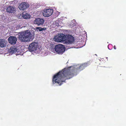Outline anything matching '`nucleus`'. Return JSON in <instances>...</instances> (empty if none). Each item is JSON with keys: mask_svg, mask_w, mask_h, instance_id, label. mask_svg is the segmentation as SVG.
<instances>
[{"mask_svg": "<svg viewBox=\"0 0 126 126\" xmlns=\"http://www.w3.org/2000/svg\"><path fill=\"white\" fill-rule=\"evenodd\" d=\"M7 12L9 13H13L15 11L14 8L11 6L7 7L6 9Z\"/></svg>", "mask_w": 126, "mask_h": 126, "instance_id": "15", "label": "nucleus"}, {"mask_svg": "<svg viewBox=\"0 0 126 126\" xmlns=\"http://www.w3.org/2000/svg\"><path fill=\"white\" fill-rule=\"evenodd\" d=\"M65 35L62 33H60L56 35L55 36L54 39L55 41L58 42L64 41L65 40Z\"/></svg>", "mask_w": 126, "mask_h": 126, "instance_id": "5", "label": "nucleus"}, {"mask_svg": "<svg viewBox=\"0 0 126 126\" xmlns=\"http://www.w3.org/2000/svg\"><path fill=\"white\" fill-rule=\"evenodd\" d=\"M59 19L53 22L50 25L51 27L56 28L60 26V25L59 22Z\"/></svg>", "mask_w": 126, "mask_h": 126, "instance_id": "12", "label": "nucleus"}, {"mask_svg": "<svg viewBox=\"0 0 126 126\" xmlns=\"http://www.w3.org/2000/svg\"><path fill=\"white\" fill-rule=\"evenodd\" d=\"M95 55H97L96 54H95Z\"/></svg>", "mask_w": 126, "mask_h": 126, "instance_id": "22", "label": "nucleus"}, {"mask_svg": "<svg viewBox=\"0 0 126 126\" xmlns=\"http://www.w3.org/2000/svg\"><path fill=\"white\" fill-rule=\"evenodd\" d=\"M44 20L42 18H36L34 20L33 23L34 24H37L38 26L43 24L44 22Z\"/></svg>", "mask_w": 126, "mask_h": 126, "instance_id": "11", "label": "nucleus"}, {"mask_svg": "<svg viewBox=\"0 0 126 126\" xmlns=\"http://www.w3.org/2000/svg\"><path fill=\"white\" fill-rule=\"evenodd\" d=\"M8 52L9 53L12 54L16 53V55H19L20 53L18 47L15 46L11 47L9 49Z\"/></svg>", "mask_w": 126, "mask_h": 126, "instance_id": "8", "label": "nucleus"}, {"mask_svg": "<svg viewBox=\"0 0 126 126\" xmlns=\"http://www.w3.org/2000/svg\"><path fill=\"white\" fill-rule=\"evenodd\" d=\"M53 10L52 9H45L43 12V15L45 17H49L52 15Z\"/></svg>", "mask_w": 126, "mask_h": 126, "instance_id": "6", "label": "nucleus"}, {"mask_svg": "<svg viewBox=\"0 0 126 126\" xmlns=\"http://www.w3.org/2000/svg\"><path fill=\"white\" fill-rule=\"evenodd\" d=\"M106 58L107 59V58H107V57H106Z\"/></svg>", "mask_w": 126, "mask_h": 126, "instance_id": "21", "label": "nucleus"}, {"mask_svg": "<svg viewBox=\"0 0 126 126\" xmlns=\"http://www.w3.org/2000/svg\"><path fill=\"white\" fill-rule=\"evenodd\" d=\"M114 47V49H116V46H114V47Z\"/></svg>", "mask_w": 126, "mask_h": 126, "instance_id": "19", "label": "nucleus"}, {"mask_svg": "<svg viewBox=\"0 0 126 126\" xmlns=\"http://www.w3.org/2000/svg\"><path fill=\"white\" fill-rule=\"evenodd\" d=\"M28 49L30 52H34L36 53H39L40 51L37 43L35 42L30 44L29 46Z\"/></svg>", "mask_w": 126, "mask_h": 126, "instance_id": "3", "label": "nucleus"}, {"mask_svg": "<svg viewBox=\"0 0 126 126\" xmlns=\"http://www.w3.org/2000/svg\"><path fill=\"white\" fill-rule=\"evenodd\" d=\"M46 29L45 28H42L39 27H37L36 28V30L37 32L45 31Z\"/></svg>", "mask_w": 126, "mask_h": 126, "instance_id": "16", "label": "nucleus"}, {"mask_svg": "<svg viewBox=\"0 0 126 126\" xmlns=\"http://www.w3.org/2000/svg\"><path fill=\"white\" fill-rule=\"evenodd\" d=\"M8 41L9 43L14 45L16 43L17 39L16 37L15 36H10L8 38Z\"/></svg>", "mask_w": 126, "mask_h": 126, "instance_id": "10", "label": "nucleus"}, {"mask_svg": "<svg viewBox=\"0 0 126 126\" xmlns=\"http://www.w3.org/2000/svg\"><path fill=\"white\" fill-rule=\"evenodd\" d=\"M29 5L27 3L23 2L19 5L18 8L21 10H24L29 7Z\"/></svg>", "mask_w": 126, "mask_h": 126, "instance_id": "9", "label": "nucleus"}, {"mask_svg": "<svg viewBox=\"0 0 126 126\" xmlns=\"http://www.w3.org/2000/svg\"><path fill=\"white\" fill-rule=\"evenodd\" d=\"M65 38V40L64 42L66 43L71 44L74 43V37L71 35H66Z\"/></svg>", "mask_w": 126, "mask_h": 126, "instance_id": "7", "label": "nucleus"}, {"mask_svg": "<svg viewBox=\"0 0 126 126\" xmlns=\"http://www.w3.org/2000/svg\"><path fill=\"white\" fill-rule=\"evenodd\" d=\"M7 42L4 39H0V46L3 47L6 46Z\"/></svg>", "mask_w": 126, "mask_h": 126, "instance_id": "14", "label": "nucleus"}, {"mask_svg": "<svg viewBox=\"0 0 126 126\" xmlns=\"http://www.w3.org/2000/svg\"><path fill=\"white\" fill-rule=\"evenodd\" d=\"M110 45H110V44L109 45H108V49H109L110 50V49H110L109 48V46H110Z\"/></svg>", "mask_w": 126, "mask_h": 126, "instance_id": "20", "label": "nucleus"}, {"mask_svg": "<svg viewBox=\"0 0 126 126\" xmlns=\"http://www.w3.org/2000/svg\"><path fill=\"white\" fill-rule=\"evenodd\" d=\"M86 64L81 65L78 64L64 68L61 71L55 74L53 77V84H58L61 85L66 79H70L76 75V73L78 71L82 70L87 66Z\"/></svg>", "mask_w": 126, "mask_h": 126, "instance_id": "1", "label": "nucleus"}, {"mask_svg": "<svg viewBox=\"0 0 126 126\" xmlns=\"http://www.w3.org/2000/svg\"><path fill=\"white\" fill-rule=\"evenodd\" d=\"M56 52L59 54H62L65 51L64 46L60 44L56 45L55 46Z\"/></svg>", "mask_w": 126, "mask_h": 126, "instance_id": "4", "label": "nucleus"}, {"mask_svg": "<svg viewBox=\"0 0 126 126\" xmlns=\"http://www.w3.org/2000/svg\"><path fill=\"white\" fill-rule=\"evenodd\" d=\"M51 51L55 53L56 52L55 47L54 48H51L50 49Z\"/></svg>", "mask_w": 126, "mask_h": 126, "instance_id": "17", "label": "nucleus"}, {"mask_svg": "<svg viewBox=\"0 0 126 126\" xmlns=\"http://www.w3.org/2000/svg\"><path fill=\"white\" fill-rule=\"evenodd\" d=\"M18 39L21 41L27 42L32 41V35L29 30L20 32L19 33Z\"/></svg>", "mask_w": 126, "mask_h": 126, "instance_id": "2", "label": "nucleus"}, {"mask_svg": "<svg viewBox=\"0 0 126 126\" xmlns=\"http://www.w3.org/2000/svg\"><path fill=\"white\" fill-rule=\"evenodd\" d=\"M22 16L24 18L26 19H28L30 17L29 14L25 12L22 13Z\"/></svg>", "mask_w": 126, "mask_h": 126, "instance_id": "13", "label": "nucleus"}, {"mask_svg": "<svg viewBox=\"0 0 126 126\" xmlns=\"http://www.w3.org/2000/svg\"><path fill=\"white\" fill-rule=\"evenodd\" d=\"M72 21V22H73V25H73L72 27H71H71L72 28L73 26H74L75 25V23L76 22L75 20H73Z\"/></svg>", "mask_w": 126, "mask_h": 126, "instance_id": "18", "label": "nucleus"}]
</instances>
